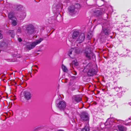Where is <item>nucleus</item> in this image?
<instances>
[{
	"instance_id": "f257e3e1",
	"label": "nucleus",
	"mask_w": 131,
	"mask_h": 131,
	"mask_svg": "<svg viewBox=\"0 0 131 131\" xmlns=\"http://www.w3.org/2000/svg\"><path fill=\"white\" fill-rule=\"evenodd\" d=\"M111 28L109 26L105 27H102L100 36L102 38H106L111 33Z\"/></svg>"
},
{
	"instance_id": "f03ea898",
	"label": "nucleus",
	"mask_w": 131,
	"mask_h": 131,
	"mask_svg": "<svg viewBox=\"0 0 131 131\" xmlns=\"http://www.w3.org/2000/svg\"><path fill=\"white\" fill-rule=\"evenodd\" d=\"M43 40V39L40 38L29 44H27L25 48L27 50H30L34 48L37 45L40 43Z\"/></svg>"
},
{
	"instance_id": "7ed1b4c3",
	"label": "nucleus",
	"mask_w": 131,
	"mask_h": 131,
	"mask_svg": "<svg viewBox=\"0 0 131 131\" xmlns=\"http://www.w3.org/2000/svg\"><path fill=\"white\" fill-rule=\"evenodd\" d=\"M35 29V27L32 25L29 24L26 26L24 31L26 35L28 36L32 34Z\"/></svg>"
},
{
	"instance_id": "20e7f679",
	"label": "nucleus",
	"mask_w": 131,
	"mask_h": 131,
	"mask_svg": "<svg viewBox=\"0 0 131 131\" xmlns=\"http://www.w3.org/2000/svg\"><path fill=\"white\" fill-rule=\"evenodd\" d=\"M84 54L89 59H90L91 57L94 58H95V56L90 48H86L85 49Z\"/></svg>"
},
{
	"instance_id": "39448f33",
	"label": "nucleus",
	"mask_w": 131,
	"mask_h": 131,
	"mask_svg": "<svg viewBox=\"0 0 131 131\" xmlns=\"http://www.w3.org/2000/svg\"><path fill=\"white\" fill-rule=\"evenodd\" d=\"M114 123L113 119L110 118L108 119L105 123L106 127L108 128H113L115 129L113 127L115 126Z\"/></svg>"
},
{
	"instance_id": "423d86ee",
	"label": "nucleus",
	"mask_w": 131,
	"mask_h": 131,
	"mask_svg": "<svg viewBox=\"0 0 131 131\" xmlns=\"http://www.w3.org/2000/svg\"><path fill=\"white\" fill-rule=\"evenodd\" d=\"M57 106L60 110L64 111L66 107V103L64 101H60L57 104Z\"/></svg>"
},
{
	"instance_id": "0eeeda50",
	"label": "nucleus",
	"mask_w": 131,
	"mask_h": 131,
	"mask_svg": "<svg viewBox=\"0 0 131 131\" xmlns=\"http://www.w3.org/2000/svg\"><path fill=\"white\" fill-rule=\"evenodd\" d=\"M80 117L81 120L84 121H89V117L88 113L85 111L82 112L80 114Z\"/></svg>"
},
{
	"instance_id": "6e6552de",
	"label": "nucleus",
	"mask_w": 131,
	"mask_h": 131,
	"mask_svg": "<svg viewBox=\"0 0 131 131\" xmlns=\"http://www.w3.org/2000/svg\"><path fill=\"white\" fill-rule=\"evenodd\" d=\"M68 10L69 14L73 16L75 15L77 13V11L75 10V7L73 6H71L68 8Z\"/></svg>"
},
{
	"instance_id": "1a4fd4ad",
	"label": "nucleus",
	"mask_w": 131,
	"mask_h": 131,
	"mask_svg": "<svg viewBox=\"0 0 131 131\" xmlns=\"http://www.w3.org/2000/svg\"><path fill=\"white\" fill-rule=\"evenodd\" d=\"M23 96L24 98L27 100L31 99V93L28 91H25L23 93Z\"/></svg>"
},
{
	"instance_id": "9d476101",
	"label": "nucleus",
	"mask_w": 131,
	"mask_h": 131,
	"mask_svg": "<svg viewBox=\"0 0 131 131\" xmlns=\"http://www.w3.org/2000/svg\"><path fill=\"white\" fill-rule=\"evenodd\" d=\"M74 50L75 52L77 54L79 53L80 52V50L78 49H76L74 50L73 48H71L68 52V55L71 58H74V57L71 55V54H72V52Z\"/></svg>"
},
{
	"instance_id": "9b49d317",
	"label": "nucleus",
	"mask_w": 131,
	"mask_h": 131,
	"mask_svg": "<svg viewBox=\"0 0 131 131\" xmlns=\"http://www.w3.org/2000/svg\"><path fill=\"white\" fill-rule=\"evenodd\" d=\"M85 36L84 33H82L79 36L76 41L78 43H80L82 42L84 40Z\"/></svg>"
},
{
	"instance_id": "f8f14e48",
	"label": "nucleus",
	"mask_w": 131,
	"mask_h": 131,
	"mask_svg": "<svg viewBox=\"0 0 131 131\" xmlns=\"http://www.w3.org/2000/svg\"><path fill=\"white\" fill-rule=\"evenodd\" d=\"M97 72L96 70L93 69H89L88 72V75L89 76L91 77L96 74Z\"/></svg>"
},
{
	"instance_id": "ddd939ff",
	"label": "nucleus",
	"mask_w": 131,
	"mask_h": 131,
	"mask_svg": "<svg viewBox=\"0 0 131 131\" xmlns=\"http://www.w3.org/2000/svg\"><path fill=\"white\" fill-rule=\"evenodd\" d=\"M73 102L78 103L81 101L82 99L81 97L78 95H75L73 96L72 99Z\"/></svg>"
},
{
	"instance_id": "4468645a",
	"label": "nucleus",
	"mask_w": 131,
	"mask_h": 131,
	"mask_svg": "<svg viewBox=\"0 0 131 131\" xmlns=\"http://www.w3.org/2000/svg\"><path fill=\"white\" fill-rule=\"evenodd\" d=\"M118 128V131H126V127L122 125H119L117 126Z\"/></svg>"
},
{
	"instance_id": "2eb2a0df",
	"label": "nucleus",
	"mask_w": 131,
	"mask_h": 131,
	"mask_svg": "<svg viewBox=\"0 0 131 131\" xmlns=\"http://www.w3.org/2000/svg\"><path fill=\"white\" fill-rule=\"evenodd\" d=\"M103 12H102L101 10H98L95 12V15L96 17H99L101 16L103 14Z\"/></svg>"
},
{
	"instance_id": "dca6fc26",
	"label": "nucleus",
	"mask_w": 131,
	"mask_h": 131,
	"mask_svg": "<svg viewBox=\"0 0 131 131\" xmlns=\"http://www.w3.org/2000/svg\"><path fill=\"white\" fill-rule=\"evenodd\" d=\"M79 35V32L78 31H74L72 37L73 39H76Z\"/></svg>"
},
{
	"instance_id": "f3484780",
	"label": "nucleus",
	"mask_w": 131,
	"mask_h": 131,
	"mask_svg": "<svg viewBox=\"0 0 131 131\" xmlns=\"http://www.w3.org/2000/svg\"><path fill=\"white\" fill-rule=\"evenodd\" d=\"M90 129L89 128V125L87 124L84 127L81 129V131H89Z\"/></svg>"
},
{
	"instance_id": "a211bd4d",
	"label": "nucleus",
	"mask_w": 131,
	"mask_h": 131,
	"mask_svg": "<svg viewBox=\"0 0 131 131\" xmlns=\"http://www.w3.org/2000/svg\"><path fill=\"white\" fill-rule=\"evenodd\" d=\"M8 17L9 19L12 20H14L15 18V17L13 16V13H9Z\"/></svg>"
},
{
	"instance_id": "6ab92c4d",
	"label": "nucleus",
	"mask_w": 131,
	"mask_h": 131,
	"mask_svg": "<svg viewBox=\"0 0 131 131\" xmlns=\"http://www.w3.org/2000/svg\"><path fill=\"white\" fill-rule=\"evenodd\" d=\"M8 33L9 35H11V36L12 38H14L15 36V34L14 31L13 30H9L8 32Z\"/></svg>"
},
{
	"instance_id": "aec40b11",
	"label": "nucleus",
	"mask_w": 131,
	"mask_h": 131,
	"mask_svg": "<svg viewBox=\"0 0 131 131\" xmlns=\"http://www.w3.org/2000/svg\"><path fill=\"white\" fill-rule=\"evenodd\" d=\"M62 68L63 71L64 72H67L68 71V69L65 66L62 65Z\"/></svg>"
},
{
	"instance_id": "412c9836",
	"label": "nucleus",
	"mask_w": 131,
	"mask_h": 131,
	"mask_svg": "<svg viewBox=\"0 0 131 131\" xmlns=\"http://www.w3.org/2000/svg\"><path fill=\"white\" fill-rule=\"evenodd\" d=\"M92 66V64L91 63H89L85 67V69H88L91 67Z\"/></svg>"
},
{
	"instance_id": "4be33fe9",
	"label": "nucleus",
	"mask_w": 131,
	"mask_h": 131,
	"mask_svg": "<svg viewBox=\"0 0 131 131\" xmlns=\"http://www.w3.org/2000/svg\"><path fill=\"white\" fill-rule=\"evenodd\" d=\"M13 20V21L12 22V24L14 26H16L17 25V23L16 21L15 20Z\"/></svg>"
},
{
	"instance_id": "5701e85b",
	"label": "nucleus",
	"mask_w": 131,
	"mask_h": 131,
	"mask_svg": "<svg viewBox=\"0 0 131 131\" xmlns=\"http://www.w3.org/2000/svg\"><path fill=\"white\" fill-rule=\"evenodd\" d=\"M73 64H74L76 66H78V63L77 62H75L74 61V62H73Z\"/></svg>"
},
{
	"instance_id": "b1692460",
	"label": "nucleus",
	"mask_w": 131,
	"mask_h": 131,
	"mask_svg": "<svg viewBox=\"0 0 131 131\" xmlns=\"http://www.w3.org/2000/svg\"><path fill=\"white\" fill-rule=\"evenodd\" d=\"M18 40L19 42H20L22 41V40L20 38H18Z\"/></svg>"
},
{
	"instance_id": "393cba45",
	"label": "nucleus",
	"mask_w": 131,
	"mask_h": 131,
	"mask_svg": "<svg viewBox=\"0 0 131 131\" xmlns=\"http://www.w3.org/2000/svg\"><path fill=\"white\" fill-rule=\"evenodd\" d=\"M3 38V36L2 34L0 32V39H2Z\"/></svg>"
},
{
	"instance_id": "a878e982",
	"label": "nucleus",
	"mask_w": 131,
	"mask_h": 131,
	"mask_svg": "<svg viewBox=\"0 0 131 131\" xmlns=\"http://www.w3.org/2000/svg\"><path fill=\"white\" fill-rule=\"evenodd\" d=\"M69 111L68 110H67V112H65V114H66L67 115H68L69 113Z\"/></svg>"
},
{
	"instance_id": "bb28decb",
	"label": "nucleus",
	"mask_w": 131,
	"mask_h": 131,
	"mask_svg": "<svg viewBox=\"0 0 131 131\" xmlns=\"http://www.w3.org/2000/svg\"><path fill=\"white\" fill-rule=\"evenodd\" d=\"M17 31L18 32H20V28H19L18 29Z\"/></svg>"
},
{
	"instance_id": "cd10ccee",
	"label": "nucleus",
	"mask_w": 131,
	"mask_h": 131,
	"mask_svg": "<svg viewBox=\"0 0 131 131\" xmlns=\"http://www.w3.org/2000/svg\"><path fill=\"white\" fill-rule=\"evenodd\" d=\"M105 15L106 16V18H107V14H104L103 15Z\"/></svg>"
},
{
	"instance_id": "c85d7f7f",
	"label": "nucleus",
	"mask_w": 131,
	"mask_h": 131,
	"mask_svg": "<svg viewBox=\"0 0 131 131\" xmlns=\"http://www.w3.org/2000/svg\"><path fill=\"white\" fill-rule=\"evenodd\" d=\"M75 73L74 74V75H76L77 74V72H75Z\"/></svg>"
},
{
	"instance_id": "c756f323",
	"label": "nucleus",
	"mask_w": 131,
	"mask_h": 131,
	"mask_svg": "<svg viewBox=\"0 0 131 131\" xmlns=\"http://www.w3.org/2000/svg\"><path fill=\"white\" fill-rule=\"evenodd\" d=\"M35 66L36 68H37L38 69V67L37 66Z\"/></svg>"
},
{
	"instance_id": "7c9ffc66",
	"label": "nucleus",
	"mask_w": 131,
	"mask_h": 131,
	"mask_svg": "<svg viewBox=\"0 0 131 131\" xmlns=\"http://www.w3.org/2000/svg\"><path fill=\"white\" fill-rule=\"evenodd\" d=\"M21 101H22V98H21Z\"/></svg>"
},
{
	"instance_id": "2f4dec72",
	"label": "nucleus",
	"mask_w": 131,
	"mask_h": 131,
	"mask_svg": "<svg viewBox=\"0 0 131 131\" xmlns=\"http://www.w3.org/2000/svg\"><path fill=\"white\" fill-rule=\"evenodd\" d=\"M129 10H130V11H131V10H128V11H127V12H129Z\"/></svg>"
},
{
	"instance_id": "473e14b6",
	"label": "nucleus",
	"mask_w": 131,
	"mask_h": 131,
	"mask_svg": "<svg viewBox=\"0 0 131 131\" xmlns=\"http://www.w3.org/2000/svg\"><path fill=\"white\" fill-rule=\"evenodd\" d=\"M36 70V71H38V70Z\"/></svg>"
},
{
	"instance_id": "72a5a7b5",
	"label": "nucleus",
	"mask_w": 131,
	"mask_h": 131,
	"mask_svg": "<svg viewBox=\"0 0 131 131\" xmlns=\"http://www.w3.org/2000/svg\"><path fill=\"white\" fill-rule=\"evenodd\" d=\"M31 77H32V75H31Z\"/></svg>"
}]
</instances>
